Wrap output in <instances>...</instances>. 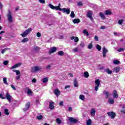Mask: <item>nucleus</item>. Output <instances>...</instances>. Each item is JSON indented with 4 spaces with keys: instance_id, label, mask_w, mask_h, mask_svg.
I'll return each mask as SVG.
<instances>
[{
    "instance_id": "34",
    "label": "nucleus",
    "mask_w": 125,
    "mask_h": 125,
    "mask_svg": "<svg viewBox=\"0 0 125 125\" xmlns=\"http://www.w3.org/2000/svg\"><path fill=\"white\" fill-rule=\"evenodd\" d=\"M42 118H43V116L40 114H38V116H37V120H42Z\"/></svg>"
},
{
    "instance_id": "16",
    "label": "nucleus",
    "mask_w": 125,
    "mask_h": 125,
    "mask_svg": "<svg viewBox=\"0 0 125 125\" xmlns=\"http://www.w3.org/2000/svg\"><path fill=\"white\" fill-rule=\"evenodd\" d=\"M74 86L75 87H78L79 86V82H78L77 78H75L74 80Z\"/></svg>"
},
{
    "instance_id": "52",
    "label": "nucleus",
    "mask_w": 125,
    "mask_h": 125,
    "mask_svg": "<svg viewBox=\"0 0 125 125\" xmlns=\"http://www.w3.org/2000/svg\"><path fill=\"white\" fill-rule=\"evenodd\" d=\"M77 5H78V6H83V2L80 1L78 2H77Z\"/></svg>"
},
{
    "instance_id": "53",
    "label": "nucleus",
    "mask_w": 125,
    "mask_h": 125,
    "mask_svg": "<svg viewBox=\"0 0 125 125\" xmlns=\"http://www.w3.org/2000/svg\"><path fill=\"white\" fill-rule=\"evenodd\" d=\"M125 50V48H120L118 49V52H122V51H124Z\"/></svg>"
},
{
    "instance_id": "44",
    "label": "nucleus",
    "mask_w": 125,
    "mask_h": 125,
    "mask_svg": "<svg viewBox=\"0 0 125 125\" xmlns=\"http://www.w3.org/2000/svg\"><path fill=\"white\" fill-rule=\"evenodd\" d=\"M86 125H91V119H88L86 121Z\"/></svg>"
},
{
    "instance_id": "32",
    "label": "nucleus",
    "mask_w": 125,
    "mask_h": 125,
    "mask_svg": "<svg viewBox=\"0 0 125 125\" xmlns=\"http://www.w3.org/2000/svg\"><path fill=\"white\" fill-rule=\"evenodd\" d=\"M83 34H84V35H86L87 37L89 36V34L88 33V32H87V30H86V29H84V30H83Z\"/></svg>"
},
{
    "instance_id": "4",
    "label": "nucleus",
    "mask_w": 125,
    "mask_h": 125,
    "mask_svg": "<svg viewBox=\"0 0 125 125\" xmlns=\"http://www.w3.org/2000/svg\"><path fill=\"white\" fill-rule=\"evenodd\" d=\"M93 14V11L91 10H88L87 12L86 17L89 18L91 21H93V17H92V15Z\"/></svg>"
},
{
    "instance_id": "12",
    "label": "nucleus",
    "mask_w": 125,
    "mask_h": 125,
    "mask_svg": "<svg viewBox=\"0 0 125 125\" xmlns=\"http://www.w3.org/2000/svg\"><path fill=\"white\" fill-rule=\"evenodd\" d=\"M54 93L57 96V97H58V96H59V95H60V93H61V92H60L59 89H55L54 90Z\"/></svg>"
},
{
    "instance_id": "43",
    "label": "nucleus",
    "mask_w": 125,
    "mask_h": 125,
    "mask_svg": "<svg viewBox=\"0 0 125 125\" xmlns=\"http://www.w3.org/2000/svg\"><path fill=\"white\" fill-rule=\"evenodd\" d=\"M75 16V13L74 12V11H71V14H70V17H71V18H74Z\"/></svg>"
},
{
    "instance_id": "59",
    "label": "nucleus",
    "mask_w": 125,
    "mask_h": 125,
    "mask_svg": "<svg viewBox=\"0 0 125 125\" xmlns=\"http://www.w3.org/2000/svg\"><path fill=\"white\" fill-rule=\"evenodd\" d=\"M80 46H81V47H84V43L82 42V43L80 44Z\"/></svg>"
},
{
    "instance_id": "55",
    "label": "nucleus",
    "mask_w": 125,
    "mask_h": 125,
    "mask_svg": "<svg viewBox=\"0 0 125 125\" xmlns=\"http://www.w3.org/2000/svg\"><path fill=\"white\" fill-rule=\"evenodd\" d=\"M94 40L96 42H98V41H99V40L98 39V36L95 35L94 37Z\"/></svg>"
},
{
    "instance_id": "28",
    "label": "nucleus",
    "mask_w": 125,
    "mask_h": 125,
    "mask_svg": "<svg viewBox=\"0 0 125 125\" xmlns=\"http://www.w3.org/2000/svg\"><path fill=\"white\" fill-rule=\"evenodd\" d=\"M56 122L57 124H58V125H60L62 123V121H61L60 118H57Z\"/></svg>"
},
{
    "instance_id": "24",
    "label": "nucleus",
    "mask_w": 125,
    "mask_h": 125,
    "mask_svg": "<svg viewBox=\"0 0 125 125\" xmlns=\"http://www.w3.org/2000/svg\"><path fill=\"white\" fill-rule=\"evenodd\" d=\"M104 72L105 73H107V74H108V75H111V74H112V70H110L109 68L105 69Z\"/></svg>"
},
{
    "instance_id": "8",
    "label": "nucleus",
    "mask_w": 125,
    "mask_h": 125,
    "mask_svg": "<svg viewBox=\"0 0 125 125\" xmlns=\"http://www.w3.org/2000/svg\"><path fill=\"white\" fill-rule=\"evenodd\" d=\"M107 52H109V51L106 47H104L103 48V57L104 58H105V57H106V53H107Z\"/></svg>"
},
{
    "instance_id": "50",
    "label": "nucleus",
    "mask_w": 125,
    "mask_h": 125,
    "mask_svg": "<svg viewBox=\"0 0 125 125\" xmlns=\"http://www.w3.org/2000/svg\"><path fill=\"white\" fill-rule=\"evenodd\" d=\"M9 63L8 61H4L3 62V65H4L5 66H6V65H8Z\"/></svg>"
},
{
    "instance_id": "23",
    "label": "nucleus",
    "mask_w": 125,
    "mask_h": 125,
    "mask_svg": "<svg viewBox=\"0 0 125 125\" xmlns=\"http://www.w3.org/2000/svg\"><path fill=\"white\" fill-rule=\"evenodd\" d=\"M90 114L92 117H94V116H95V109L94 108L91 110Z\"/></svg>"
},
{
    "instance_id": "14",
    "label": "nucleus",
    "mask_w": 125,
    "mask_h": 125,
    "mask_svg": "<svg viewBox=\"0 0 125 125\" xmlns=\"http://www.w3.org/2000/svg\"><path fill=\"white\" fill-rule=\"evenodd\" d=\"M5 96L8 101H9V102H11V96L9 94V93H6Z\"/></svg>"
},
{
    "instance_id": "27",
    "label": "nucleus",
    "mask_w": 125,
    "mask_h": 125,
    "mask_svg": "<svg viewBox=\"0 0 125 125\" xmlns=\"http://www.w3.org/2000/svg\"><path fill=\"white\" fill-rule=\"evenodd\" d=\"M48 6L50 7V8H51V9H55L56 10V6H54L52 4H49Z\"/></svg>"
},
{
    "instance_id": "9",
    "label": "nucleus",
    "mask_w": 125,
    "mask_h": 125,
    "mask_svg": "<svg viewBox=\"0 0 125 125\" xmlns=\"http://www.w3.org/2000/svg\"><path fill=\"white\" fill-rule=\"evenodd\" d=\"M107 115L110 117L111 119H115L116 117V113L114 112H108Z\"/></svg>"
},
{
    "instance_id": "33",
    "label": "nucleus",
    "mask_w": 125,
    "mask_h": 125,
    "mask_svg": "<svg viewBox=\"0 0 125 125\" xmlns=\"http://www.w3.org/2000/svg\"><path fill=\"white\" fill-rule=\"evenodd\" d=\"M13 72H14L16 73V75L18 76L20 74V71L16 69H13Z\"/></svg>"
},
{
    "instance_id": "51",
    "label": "nucleus",
    "mask_w": 125,
    "mask_h": 125,
    "mask_svg": "<svg viewBox=\"0 0 125 125\" xmlns=\"http://www.w3.org/2000/svg\"><path fill=\"white\" fill-rule=\"evenodd\" d=\"M124 20H120L118 21V23L119 25H122L123 23H124Z\"/></svg>"
},
{
    "instance_id": "60",
    "label": "nucleus",
    "mask_w": 125,
    "mask_h": 125,
    "mask_svg": "<svg viewBox=\"0 0 125 125\" xmlns=\"http://www.w3.org/2000/svg\"><path fill=\"white\" fill-rule=\"evenodd\" d=\"M68 111H69V112H71V111H73V108L71 106L69 107Z\"/></svg>"
},
{
    "instance_id": "15",
    "label": "nucleus",
    "mask_w": 125,
    "mask_h": 125,
    "mask_svg": "<svg viewBox=\"0 0 125 125\" xmlns=\"http://www.w3.org/2000/svg\"><path fill=\"white\" fill-rule=\"evenodd\" d=\"M104 95H105V98L106 99H108V98H109V97H110V93H109V92L106 91H104Z\"/></svg>"
},
{
    "instance_id": "42",
    "label": "nucleus",
    "mask_w": 125,
    "mask_h": 125,
    "mask_svg": "<svg viewBox=\"0 0 125 125\" xmlns=\"http://www.w3.org/2000/svg\"><path fill=\"white\" fill-rule=\"evenodd\" d=\"M113 63H114L115 65H119V64H120L121 62H120V61H118V60H114V61H113Z\"/></svg>"
},
{
    "instance_id": "62",
    "label": "nucleus",
    "mask_w": 125,
    "mask_h": 125,
    "mask_svg": "<svg viewBox=\"0 0 125 125\" xmlns=\"http://www.w3.org/2000/svg\"><path fill=\"white\" fill-rule=\"evenodd\" d=\"M0 98H1L2 99H5V97H2V94H0Z\"/></svg>"
},
{
    "instance_id": "21",
    "label": "nucleus",
    "mask_w": 125,
    "mask_h": 125,
    "mask_svg": "<svg viewBox=\"0 0 125 125\" xmlns=\"http://www.w3.org/2000/svg\"><path fill=\"white\" fill-rule=\"evenodd\" d=\"M99 15L100 16V17L103 20H105V19H106V17H105V15H104V14H103V13L100 12V13L99 14Z\"/></svg>"
},
{
    "instance_id": "2",
    "label": "nucleus",
    "mask_w": 125,
    "mask_h": 125,
    "mask_svg": "<svg viewBox=\"0 0 125 125\" xmlns=\"http://www.w3.org/2000/svg\"><path fill=\"white\" fill-rule=\"evenodd\" d=\"M32 29L31 28H29L27 29H26L24 32H23L22 33H21V37L22 38H26V37H27V36L28 35V34H30V33H31L32 31Z\"/></svg>"
},
{
    "instance_id": "29",
    "label": "nucleus",
    "mask_w": 125,
    "mask_h": 125,
    "mask_svg": "<svg viewBox=\"0 0 125 125\" xmlns=\"http://www.w3.org/2000/svg\"><path fill=\"white\" fill-rule=\"evenodd\" d=\"M4 112L5 115H6V116H8L9 115V112H8V109L7 108H5L4 109Z\"/></svg>"
},
{
    "instance_id": "39",
    "label": "nucleus",
    "mask_w": 125,
    "mask_h": 125,
    "mask_svg": "<svg viewBox=\"0 0 125 125\" xmlns=\"http://www.w3.org/2000/svg\"><path fill=\"white\" fill-rule=\"evenodd\" d=\"M42 82L44 83H47V82H48V78L46 77L45 78H43L42 79Z\"/></svg>"
},
{
    "instance_id": "49",
    "label": "nucleus",
    "mask_w": 125,
    "mask_h": 125,
    "mask_svg": "<svg viewBox=\"0 0 125 125\" xmlns=\"http://www.w3.org/2000/svg\"><path fill=\"white\" fill-rule=\"evenodd\" d=\"M72 51L74 53L78 52L79 51V49L78 48H75L73 49Z\"/></svg>"
},
{
    "instance_id": "31",
    "label": "nucleus",
    "mask_w": 125,
    "mask_h": 125,
    "mask_svg": "<svg viewBox=\"0 0 125 125\" xmlns=\"http://www.w3.org/2000/svg\"><path fill=\"white\" fill-rule=\"evenodd\" d=\"M6 77L3 78V82L5 84H6L7 85H8V83H7Z\"/></svg>"
},
{
    "instance_id": "13",
    "label": "nucleus",
    "mask_w": 125,
    "mask_h": 125,
    "mask_svg": "<svg viewBox=\"0 0 125 125\" xmlns=\"http://www.w3.org/2000/svg\"><path fill=\"white\" fill-rule=\"evenodd\" d=\"M54 104V102H53V101H51L49 102V108L50 110H53L54 108V105H53Z\"/></svg>"
},
{
    "instance_id": "46",
    "label": "nucleus",
    "mask_w": 125,
    "mask_h": 125,
    "mask_svg": "<svg viewBox=\"0 0 125 125\" xmlns=\"http://www.w3.org/2000/svg\"><path fill=\"white\" fill-rule=\"evenodd\" d=\"M27 94H28V95H32V94H33V92L31 89H28Z\"/></svg>"
},
{
    "instance_id": "35",
    "label": "nucleus",
    "mask_w": 125,
    "mask_h": 125,
    "mask_svg": "<svg viewBox=\"0 0 125 125\" xmlns=\"http://www.w3.org/2000/svg\"><path fill=\"white\" fill-rule=\"evenodd\" d=\"M89 77V74H88V72H84V78H88Z\"/></svg>"
},
{
    "instance_id": "5",
    "label": "nucleus",
    "mask_w": 125,
    "mask_h": 125,
    "mask_svg": "<svg viewBox=\"0 0 125 125\" xmlns=\"http://www.w3.org/2000/svg\"><path fill=\"white\" fill-rule=\"evenodd\" d=\"M96 86H95V91H97L99 89V86L100 85V80L96 79L95 81Z\"/></svg>"
},
{
    "instance_id": "40",
    "label": "nucleus",
    "mask_w": 125,
    "mask_h": 125,
    "mask_svg": "<svg viewBox=\"0 0 125 125\" xmlns=\"http://www.w3.org/2000/svg\"><path fill=\"white\" fill-rule=\"evenodd\" d=\"M79 98L81 100L83 101L85 99V97H84V95H80L79 96Z\"/></svg>"
},
{
    "instance_id": "61",
    "label": "nucleus",
    "mask_w": 125,
    "mask_h": 125,
    "mask_svg": "<svg viewBox=\"0 0 125 125\" xmlns=\"http://www.w3.org/2000/svg\"><path fill=\"white\" fill-rule=\"evenodd\" d=\"M11 87L14 89V90H16V88L14 86V85H11Z\"/></svg>"
},
{
    "instance_id": "38",
    "label": "nucleus",
    "mask_w": 125,
    "mask_h": 125,
    "mask_svg": "<svg viewBox=\"0 0 125 125\" xmlns=\"http://www.w3.org/2000/svg\"><path fill=\"white\" fill-rule=\"evenodd\" d=\"M8 49H10V48H5L1 50V53L2 54H3V53H4V52H5V51H6V50H8Z\"/></svg>"
},
{
    "instance_id": "19",
    "label": "nucleus",
    "mask_w": 125,
    "mask_h": 125,
    "mask_svg": "<svg viewBox=\"0 0 125 125\" xmlns=\"http://www.w3.org/2000/svg\"><path fill=\"white\" fill-rule=\"evenodd\" d=\"M70 39L71 40H74V42H79V38L77 37L72 36Z\"/></svg>"
},
{
    "instance_id": "22",
    "label": "nucleus",
    "mask_w": 125,
    "mask_h": 125,
    "mask_svg": "<svg viewBox=\"0 0 125 125\" xmlns=\"http://www.w3.org/2000/svg\"><path fill=\"white\" fill-rule=\"evenodd\" d=\"M41 49V47L38 46H34L33 48L34 51H36L38 52V51H40V50Z\"/></svg>"
},
{
    "instance_id": "20",
    "label": "nucleus",
    "mask_w": 125,
    "mask_h": 125,
    "mask_svg": "<svg viewBox=\"0 0 125 125\" xmlns=\"http://www.w3.org/2000/svg\"><path fill=\"white\" fill-rule=\"evenodd\" d=\"M72 22L74 24H79L81 22V21L79 19H75L72 21Z\"/></svg>"
},
{
    "instance_id": "47",
    "label": "nucleus",
    "mask_w": 125,
    "mask_h": 125,
    "mask_svg": "<svg viewBox=\"0 0 125 125\" xmlns=\"http://www.w3.org/2000/svg\"><path fill=\"white\" fill-rule=\"evenodd\" d=\"M46 70H51V66L50 65H47L45 67Z\"/></svg>"
},
{
    "instance_id": "1",
    "label": "nucleus",
    "mask_w": 125,
    "mask_h": 125,
    "mask_svg": "<svg viewBox=\"0 0 125 125\" xmlns=\"http://www.w3.org/2000/svg\"><path fill=\"white\" fill-rule=\"evenodd\" d=\"M6 16L8 22H9V23H12V22H13V17H12V13L10 10H8Z\"/></svg>"
},
{
    "instance_id": "64",
    "label": "nucleus",
    "mask_w": 125,
    "mask_h": 125,
    "mask_svg": "<svg viewBox=\"0 0 125 125\" xmlns=\"http://www.w3.org/2000/svg\"><path fill=\"white\" fill-rule=\"evenodd\" d=\"M121 112L122 113V114H125V109L121 110Z\"/></svg>"
},
{
    "instance_id": "41",
    "label": "nucleus",
    "mask_w": 125,
    "mask_h": 125,
    "mask_svg": "<svg viewBox=\"0 0 125 125\" xmlns=\"http://www.w3.org/2000/svg\"><path fill=\"white\" fill-rule=\"evenodd\" d=\"M96 48H97V49H98V50L99 51H100V50H101L102 47H101V46H100V45L97 44V45H96Z\"/></svg>"
},
{
    "instance_id": "30",
    "label": "nucleus",
    "mask_w": 125,
    "mask_h": 125,
    "mask_svg": "<svg viewBox=\"0 0 125 125\" xmlns=\"http://www.w3.org/2000/svg\"><path fill=\"white\" fill-rule=\"evenodd\" d=\"M98 70H103L104 69V66L101 64H99L98 66Z\"/></svg>"
},
{
    "instance_id": "37",
    "label": "nucleus",
    "mask_w": 125,
    "mask_h": 125,
    "mask_svg": "<svg viewBox=\"0 0 125 125\" xmlns=\"http://www.w3.org/2000/svg\"><path fill=\"white\" fill-rule=\"evenodd\" d=\"M58 55L60 56H63L64 55V52L60 51L58 52Z\"/></svg>"
},
{
    "instance_id": "17",
    "label": "nucleus",
    "mask_w": 125,
    "mask_h": 125,
    "mask_svg": "<svg viewBox=\"0 0 125 125\" xmlns=\"http://www.w3.org/2000/svg\"><path fill=\"white\" fill-rule=\"evenodd\" d=\"M22 65L21 63H18L16 64H15L14 66H13L11 68V69L12 70V69H16V68H18L20 66H21Z\"/></svg>"
},
{
    "instance_id": "3",
    "label": "nucleus",
    "mask_w": 125,
    "mask_h": 125,
    "mask_svg": "<svg viewBox=\"0 0 125 125\" xmlns=\"http://www.w3.org/2000/svg\"><path fill=\"white\" fill-rule=\"evenodd\" d=\"M42 68L41 66H35L31 67L30 71L31 73H36V72H39V71H41Z\"/></svg>"
},
{
    "instance_id": "11",
    "label": "nucleus",
    "mask_w": 125,
    "mask_h": 125,
    "mask_svg": "<svg viewBox=\"0 0 125 125\" xmlns=\"http://www.w3.org/2000/svg\"><path fill=\"white\" fill-rule=\"evenodd\" d=\"M30 105L31 104L30 103H27L25 105V107L22 109L23 112H26V111H28L29 110V108H30Z\"/></svg>"
},
{
    "instance_id": "10",
    "label": "nucleus",
    "mask_w": 125,
    "mask_h": 125,
    "mask_svg": "<svg viewBox=\"0 0 125 125\" xmlns=\"http://www.w3.org/2000/svg\"><path fill=\"white\" fill-rule=\"evenodd\" d=\"M57 50V48H56V47H52V48H50L49 51V54H51L52 53H54V52H56Z\"/></svg>"
},
{
    "instance_id": "63",
    "label": "nucleus",
    "mask_w": 125,
    "mask_h": 125,
    "mask_svg": "<svg viewBox=\"0 0 125 125\" xmlns=\"http://www.w3.org/2000/svg\"><path fill=\"white\" fill-rule=\"evenodd\" d=\"M32 83H37V79L34 78L32 79Z\"/></svg>"
},
{
    "instance_id": "36",
    "label": "nucleus",
    "mask_w": 125,
    "mask_h": 125,
    "mask_svg": "<svg viewBox=\"0 0 125 125\" xmlns=\"http://www.w3.org/2000/svg\"><path fill=\"white\" fill-rule=\"evenodd\" d=\"M61 6V4L60 3L58 6H56V10H59L60 11V9H62V8H60Z\"/></svg>"
},
{
    "instance_id": "56",
    "label": "nucleus",
    "mask_w": 125,
    "mask_h": 125,
    "mask_svg": "<svg viewBox=\"0 0 125 125\" xmlns=\"http://www.w3.org/2000/svg\"><path fill=\"white\" fill-rule=\"evenodd\" d=\"M36 36H37V37H38V38H41V37H42V34H41V33L38 32L37 33Z\"/></svg>"
},
{
    "instance_id": "45",
    "label": "nucleus",
    "mask_w": 125,
    "mask_h": 125,
    "mask_svg": "<svg viewBox=\"0 0 125 125\" xmlns=\"http://www.w3.org/2000/svg\"><path fill=\"white\" fill-rule=\"evenodd\" d=\"M29 41V39L28 38H24L21 40V42H27Z\"/></svg>"
},
{
    "instance_id": "18",
    "label": "nucleus",
    "mask_w": 125,
    "mask_h": 125,
    "mask_svg": "<svg viewBox=\"0 0 125 125\" xmlns=\"http://www.w3.org/2000/svg\"><path fill=\"white\" fill-rule=\"evenodd\" d=\"M113 95L114 98H118V97H119V95H118V92L116 90H114L113 91Z\"/></svg>"
},
{
    "instance_id": "25",
    "label": "nucleus",
    "mask_w": 125,
    "mask_h": 125,
    "mask_svg": "<svg viewBox=\"0 0 125 125\" xmlns=\"http://www.w3.org/2000/svg\"><path fill=\"white\" fill-rule=\"evenodd\" d=\"M104 13L105 15H111V14H112V12L109 10H106L104 11Z\"/></svg>"
},
{
    "instance_id": "6",
    "label": "nucleus",
    "mask_w": 125,
    "mask_h": 125,
    "mask_svg": "<svg viewBox=\"0 0 125 125\" xmlns=\"http://www.w3.org/2000/svg\"><path fill=\"white\" fill-rule=\"evenodd\" d=\"M69 121L72 124H78V123H79V120L76 119L74 117H70Z\"/></svg>"
},
{
    "instance_id": "58",
    "label": "nucleus",
    "mask_w": 125,
    "mask_h": 125,
    "mask_svg": "<svg viewBox=\"0 0 125 125\" xmlns=\"http://www.w3.org/2000/svg\"><path fill=\"white\" fill-rule=\"evenodd\" d=\"M63 104H64V102L63 101H61L59 103L60 106H63Z\"/></svg>"
},
{
    "instance_id": "54",
    "label": "nucleus",
    "mask_w": 125,
    "mask_h": 125,
    "mask_svg": "<svg viewBox=\"0 0 125 125\" xmlns=\"http://www.w3.org/2000/svg\"><path fill=\"white\" fill-rule=\"evenodd\" d=\"M92 47V43H91L90 44H89V45H88V48H89V49H91Z\"/></svg>"
},
{
    "instance_id": "48",
    "label": "nucleus",
    "mask_w": 125,
    "mask_h": 125,
    "mask_svg": "<svg viewBox=\"0 0 125 125\" xmlns=\"http://www.w3.org/2000/svg\"><path fill=\"white\" fill-rule=\"evenodd\" d=\"M114 71L116 72V73H119V72H120V68L119 67H116L114 69Z\"/></svg>"
},
{
    "instance_id": "26",
    "label": "nucleus",
    "mask_w": 125,
    "mask_h": 125,
    "mask_svg": "<svg viewBox=\"0 0 125 125\" xmlns=\"http://www.w3.org/2000/svg\"><path fill=\"white\" fill-rule=\"evenodd\" d=\"M108 102L109 104H113L114 103H115V101L113 100V99H109L108 101Z\"/></svg>"
},
{
    "instance_id": "7",
    "label": "nucleus",
    "mask_w": 125,
    "mask_h": 125,
    "mask_svg": "<svg viewBox=\"0 0 125 125\" xmlns=\"http://www.w3.org/2000/svg\"><path fill=\"white\" fill-rule=\"evenodd\" d=\"M60 11H62L63 13H66L67 14H70V12H71V10L70 9H66L65 8H63L62 9H60Z\"/></svg>"
},
{
    "instance_id": "57",
    "label": "nucleus",
    "mask_w": 125,
    "mask_h": 125,
    "mask_svg": "<svg viewBox=\"0 0 125 125\" xmlns=\"http://www.w3.org/2000/svg\"><path fill=\"white\" fill-rule=\"evenodd\" d=\"M40 3H45V0H39Z\"/></svg>"
}]
</instances>
